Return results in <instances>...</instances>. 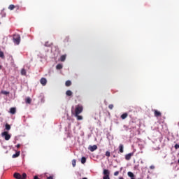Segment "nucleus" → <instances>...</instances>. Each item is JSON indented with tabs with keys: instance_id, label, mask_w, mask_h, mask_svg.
<instances>
[{
	"instance_id": "1",
	"label": "nucleus",
	"mask_w": 179,
	"mask_h": 179,
	"mask_svg": "<svg viewBox=\"0 0 179 179\" xmlns=\"http://www.w3.org/2000/svg\"><path fill=\"white\" fill-rule=\"evenodd\" d=\"M83 111V107L82 105H77L75 106V110L73 112V107H72V114L74 115H80L81 113Z\"/></svg>"
},
{
	"instance_id": "2",
	"label": "nucleus",
	"mask_w": 179,
	"mask_h": 179,
	"mask_svg": "<svg viewBox=\"0 0 179 179\" xmlns=\"http://www.w3.org/2000/svg\"><path fill=\"white\" fill-rule=\"evenodd\" d=\"M13 43L15 45H18L19 44H20V41H21L20 35H19V34L13 35Z\"/></svg>"
},
{
	"instance_id": "3",
	"label": "nucleus",
	"mask_w": 179,
	"mask_h": 179,
	"mask_svg": "<svg viewBox=\"0 0 179 179\" xmlns=\"http://www.w3.org/2000/svg\"><path fill=\"white\" fill-rule=\"evenodd\" d=\"M27 177V175L26 173H23L22 176L18 173H13V178L15 179H26Z\"/></svg>"
},
{
	"instance_id": "4",
	"label": "nucleus",
	"mask_w": 179,
	"mask_h": 179,
	"mask_svg": "<svg viewBox=\"0 0 179 179\" xmlns=\"http://www.w3.org/2000/svg\"><path fill=\"white\" fill-rule=\"evenodd\" d=\"M103 179H110V171L108 169H103Z\"/></svg>"
},
{
	"instance_id": "5",
	"label": "nucleus",
	"mask_w": 179,
	"mask_h": 179,
	"mask_svg": "<svg viewBox=\"0 0 179 179\" xmlns=\"http://www.w3.org/2000/svg\"><path fill=\"white\" fill-rule=\"evenodd\" d=\"M1 137L4 138V140L6 141H10V135L8 134V131H3L1 133Z\"/></svg>"
},
{
	"instance_id": "6",
	"label": "nucleus",
	"mask_w": 179,
	"mask_h": 179,
	"mask_svg": "<svg viewBox=\"0 0 179 179\" xmlns=\"http://www.w3.org/2000/svg\"><path fill=\"white\" fill-rule=\"evenodd\" d=\"M134 155V152H131V153L127 154V155H125V160H126V161H129V160H131V157H133Z\"/></svg>"
},
{
	"instance_id": "7",
	"label": "nucleus",
	"mask_w": 179,
	"mask_h": 179,
	"mask_svg": "<svg viewBox=\"0 0 179 179\" xmlns=\"http://www.w3.org/2000/svg\"><path fill=\"white\" fill-rule=\"evenodd\" d=\"M154 115L156 117H162V113L159 112L157 110H153Z\"/></svg>"
},
{
	"instance_id": "8",
	"label": "nucleus",
	"mask_w": 179,
	"mask_h": 179,
	"mask_svg": "<svg viewBox=\"0 0 179 179\" xmlns=\"http://www.w3.org/2000/svg\"><path fill=\"white\" fill-rule=\"evenodd\" d=\"M88 149L90 150V152H94V150H96L98 149V146H96V145H94L92 146H90Z\"/></svg>"
},
{
	"instance_id": "9",
	"label": "nucleus",
	"mask_w": 179,
	"mask_h": 179,
	"mask_svg": "<svg viewBox=\"0 0 179 179\" xmlns=\"http://www.w3.org/2000/svg\"><path fill=\"white\" fill-rule=\"evenodd\" d=\"M41 84L42 85V86H45L47 85V79L45 78H42L41 79Z\"/></svg>"
},
{
	"instance_id": "10",
	"label": "nucleus",
	"mask_w": 179,
	"mask_h": 179,
	"mask_svg": "<svg viewBox=\"0 0 179 179\" xmlns=\"http://www.w3.org/2000/svg\"><path fill=\"white\" fill-rule=\"evenodd\" d=\"M74 116H75V117L77 118L78 121H81L83 119V116L82 115H79V114H74Z\"/></svg>"
},
{
	"instance_id": "11",
	"label": "nucleus",
	"mask_w": 179,
	"mask_h": 179,
	"mask_svg": "<svg viewBox=\"0 0 179 179\" xmlns=\"http://www.w3.org/2000/svg\"><path fill=\"white\" fill-rule=\"evenodd\" d=\"M10 113L11 115H15V114H16V108H15V107L10 108Z\"/></svg>"
},
{
	"instance_id": "12",
	"label": "nucleus",
	"mask_w": 179,
	"mask_h": 179,
	"mask_svg": "<svg viewBox=\"0 0 179 179\" xmlns=\"http://www.w3.org/2000/svg\"><path fill=\"white\" fill-rule=\"evenodd\" d=\"M19 156H20V151H17V152H15V154H13L12 157L13 158H17Z\"/></svg>"
},
{
	"instance_id": "13",
	"label": "nucleus",
	"mask_w": 179,
	"mask_h": 179,
	"mask_svg": "<svg viewBox=\"0 0 179 179\" xmlns=\"http://www.w3.org/2000/svg\"><path fill=\"white\" fill-rule=\"evenodd\" d=\"M55 69L57 70H60L63 69V65L61 64H57V66H55Z\"/></svg>"
},
{
	"instance_id": "14",
	"label": "nucleus",
	"mask_w": 179,
	"mask_h": 179,
	"mask_svg": "<svg viewBox=\"0 0 179 179\" xmlns=\"http://www.w3.org/2000/svg\"><path fill=\"white\" fill-rule=\"evenodd\" d=\"M16 8V6H14V4H10V6H8V10H13Z\"/></svg>"
},
{
	"instance_id": "15",
	"label": "nucleus",
	"mask_w": 179,
	"mask_h": 179,
	"mask_svg": "<svg viewBox=\"0 0 179 179\" xmlns=\"http://www.w3.org/2000/svg\"><path fill=\"white\" fill-rule=\"evenodd\" d=\"M65 60H66V55H62L61 57L59 58V61L65 62Z\"/></svg>"
},
{
	"instance_id": "16",
	"label": "nucleus",
	"mask_w": 179,
	"mask_h": 179,
	"mask_svg": "<svg viewBox=\"0 0 179 179\" xmlns=\"http://www.w3.org/2000/svg\"><path fill=\"white\" fill-rule=\"evenodd\" d=\"M73 94L71 90H67V92H66V95H67V96H71Z\"/></svg>"
},
{
	"instance_id": "17",
	"label": "nucleus",
	"mask_w": 179,
	"mask_h": 179,
	"mask_svg": "<svg viewBox=\"0 0 179 179\" xmlns=\"http://www.w3.org/2000/svg\"><path fill=\"white\" fill-rule=\"evenodd\" d=\"M127 116H128L127 113H123L122 115H121V119L122 120L127 119Z\"/></svg>"
},
{
	"instance_id": "18",
	"label": "nucleus",
	"mask_w": 179,
	"mask_h": 179,
	"mask_svg": "<svg viewBox=\"0 0 179 179\" xmlns=\"http://www.w3.org/2000/svg\"><path fill=\"white\" fill-rule=\"evenodd\" d=\"M119 152L123 153V145L122 144H120V145H119Z\"/></svg>"
},
{
	"instance_id": "19",
	"label": "nucleus",
	"mask_w": 179,
	"mask_h": 179,
	"mask_svg": "<svg viewBox=\"0 0 179 179\" xmlns=\"http://www.w3.org/2000/svg\"><path fill=\"white\" fill-rule=\"evenodd\" d=\"M86 162H87V158H85V157H83L81 158V164H85V163Z\"/></svg>"
},
{
	"instance_id": "20",
	"label": "nucleus",
	"mask_w": 179,
	"mask_h": 179,
	"mask_svg": "<svg viewBox=\"0 0 179 179\" xmlns=\"http://www.w3.org/2000/svg\"><path fill=\"white\" fill-rule=\"evenodd\" d=\"M65 85H66V87H70V86H71V81H70V80L66 81Z\"/></svg>"
},
{
	"instance_id": "21",
	"label": "nucleus",
	"mask_w": 179,
	"mask_h": 179,
	"mask_svg": "<svg viewBox=\"0 0 179 179\" xmlns=\"http://www.w3.org/2000/svg\"><path fill=\"white\" fill-rule=\"evenodd\" d=\"M0 58L5 59V55L3 54V52L0 50Z\"/></svg>"
},
{
	"instance_id": "22",
	"label": "nucleus",
	"mask_w": 179,
	"mask_h": 179,
	"mask_svg": "<svg viewBox=\"0 0 179 179\" xmlns=\"http://www.w3.org/2000/svg\"><path fill=\"white\" fill-rule=\"evenodd\" d=\"M10 125L8 124H6V130L10 131Z\"/></svg>"
},
{
	"instance_id": "23",
	"label": "nucleus",
	"mask_w": 179,
	"mask_h": 179,
	"mask_svg": "<svg viewBox=\"0 0 179 179\" xmlns=\"http://www.w3.org/2000/svg\"><path fill=\"white\" fill-rule=\"evenodd\" d=\"M21 75L26 76V70L24 69L21 70Z\"/></svg>"
},
{
	"instance_id": "24",
	"label": "nucleus",
	"mask_w": 179,
	"mask_h": 179,
	"mask_svg": "<svg viewBox=\"0 0 179 179\" xmlns=\"http://www.w3.org/2000/svg\"><path fill=\"white\" fill-rule=\"evenodd\" d=\"M26 103H28V104H30L31 103V99L27 98Z\"/></svg>"
},
{
	"instance_id": "25",
	"label": "nucleus",
	"mask_w": 179,
	"mask_h": 179,
	"mask_svg": "<svg viewBox=\"0 0 179 179\" xmlns=\"http://www.w3.org/2000/svg\"><path fill=\"white\" fill-rule=\"evenodd\" d=\"M127 175H128V176H129L131 178H134V173H132V172H128Z\"/></svg>"
},
{
	"instance_id": "26",
	"label": "nucleus",
	"mask_w": 179,
	"mask_h": 179,
	"mask_svg": "<svg viewBox=\"0 0 179 179\" xmlns=\"http://www.w3.org/2000/svg\"><path fill=\"white\" fill-rule=\"evenodd\" d=\"M72 166L73 167H75V166H76V159L72 160Z\"/></svg>"
},
{
	"instance_id": "27",
	"label": "nucleus",
	"mask_w": 179,
	"mask_h": 179,
	"mask_svg": "<svg viewBox=\"0 0 179 179\" xmlns=\"http://www.w3.org/2000/svg\"><path fill=\"white\" fill-rule=\"evenodd\" d=\"M105 155H106V157H110V152L109 151L106 152Z\"/></svg>"
},
{
	"instance_id": "28",
	"label": "nucleus",
	"mask_w": 179,
	"mask_h": 179,
	"mask_svg": "<svg viewBox=\"0 0 179 179\" xmlns=\"http://www.w3.org/2000/svg\"><path fill=\"white\" fill-rule=\"evenodd\" d=\"M113 108H114L113 104H110V105H109V109H110V110H113Z\"/></svg>"
},
{
	"instance_id": "29",
	"label": "nucleus",
	"mask_w": 179,
	"mask_h": 179,
	"mask_svg": "<svg viewBox=\"0 0 179 179\" xmlns=\"http://www.w3.org/2000/svg\"><path fill=\"white\" fill-rule=\"evenodd\" d=\"M120 175V171H116L114 173V176H118Z\"/></svg>"
},
{
	"instance_id": "30",
	"label": "nucleus",
	"mask_w": 179,
	"mask_h": 179,
	"mask_svg": "<svg viewBox=\"0 0 179 179\" xmlns=\"http://www.w3.org/2000/svg\"><path fill=\"white\" fill-rule=\"evenodd\" d=\"M2 94H3L4 95H8V92L6 91H3V92H2Z\"/></svg>"
},
{
	"instance_id": "31",
	"label": "nucleus",
	"mask_w": 179,
	"mask_h": 179,
	"mask_svg": "<svg viewBox=\"0 0 179 179\" xmlns=\"http://www.w3.org/2000/svg\"><path fill=\"white\" fill-rule=\"evenodd\" d=\"M174 148L178 149L179 148V145L176 144V145H174Z\"/></svg>"
},
{
	"instance_id": "32",
	"label": "nucleus",
	"mask_w": 179,
	"mask_h": 179,
	"mask_svg": "<svg viewBox=\"0 0 179 179\" xmlns=\"http://www.w3.org/2000/svg\"><path fill=\"white\" fill-rule=\"evenodd\" d=\"M15 147H16L17 148H20L21 147V145H20V144H17V145H15Z\"/></svg>"
},
{
	"instance_id": "33",
	"label": "nucleus",
	"mask_w": 179,
	"mask_h": 179,
	"mask_svg": "<svg viewBox=\"0 0 179 179\" xmlns=\"http://www.w3.org/2000/svg\"><path fill=\"white\" fill-rule=\"evenodd\" d=\"M47 179H53V178H52V176H49V177H48Z\"/></svg>"
},
{
	"instance_id": "34",
	"label": "nucleus",
	"mask_w": 179,
	"mask_h": 179,
	"mask_svg": "<svg viewBox=\"0 0 179 179\" xmlns=\"http://www.w3.org/2000/svg\"><path fill=\"white\" fill-rule=\"evenodd\" d=\"M34 179H39L38 176H34Z\"/></svg>"
},
{
	"instance_id": "35",
	"label": "nucleus",
	"mask_w": 179,
	"mask_h": 179,
	"mask_svg": "<svg viewBox=\"0 0 179 179\" xmlns=\"http://www.w3.org/2000/svg\"><path fill=\"white\" fill-rule=\"evenodd\" d=\"M150 168H151V169H154V166H151Z\"/></svg>"
},
{
	"instance_id": "36",
	"label": "nucleus",
	"mask_w": 179,
	"mask_h": 179,
	"mask_svg": "<svg viewBox=\"0 0 179 179\" xmlns=\"http://www.w3.org/2000/svg\"><path fill=\"white\" fill-rule=\"evenodd\" d=\"M119 179H124L123 177H119Z\"/></svg>"
},
{
	"instance_id": "37",
	"label": "nucleus",
	"mask_w": 179,
	"mask_h": 179,
	"mask_svg": "<svg viewBox=\"0 0 179 179\" xmlns=\"http://www.w3.org/2000/svg\"><path fill=\"white\" fill-rule=\"evenodd\" d=\"M1 68H2V66H0V70L1 69Z\"/></svg>"
},
{
	"instance_id": "38",
	"label": "nucleus",
	"mask_w": 179,
	"mask_h": 179,
	"mask_svg": "<svg viewBox=\"0 0 179 179\" xmlns=\"http://www.w3.org/2000/svg\"><path fill=\"white\" fill-rule=\"evenodd\" d=\"M83 179H87V178H83Z\"/></svg>"
},
{
	"instance_id": "39",
	"label": "nucleus",
	"mask_w": 179,
	"mask_h": 179,
	"mask_svg": "<svg viewBox=\"0 0 179 179\" xmlns=\"http://www.w3.org/2000/svg\"><path fill=\"white\" fill-rule=\"evenodd\" d=\"M178 163L179 164V158H178Z\"/></svg>"
},
{
	"instance_id": "40",
	"label": "nucleus",
	"mask_w": 179,
	"mask_h": 179,
	"mask_svg": "<svg viewBox=\"0 0 179 179\" xmlns=\"http://www.w3.org/2000/svg\"><path fill=\"white\" fill-rule=\"evenodd\" d=\"M178 127H179V122H178Z\"/></svg>"
},
{
	"instance_id": "41",
	"label": "nucleus",
	"mask_w": 179,
	"mask_h": 179,
	"mask_svg": "<svg viewBox=\"0 0 179 179\" xmlns=\"http://www.w3.org/2000/svg\"><path fill=\"white\" fill-rule=\"evenodd\" d=\"M131 179H134V178H131Z\"/></svg>"
}]
</instances>
